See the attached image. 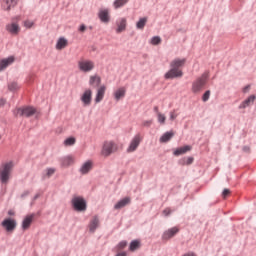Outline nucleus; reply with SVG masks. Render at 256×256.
<instances>
[{"mask_svg":"<svg viewBox=\"0 0 256 256\" xmlns=\"http://www.w3.org/2000/svg\"><path fill=\"white\" fill-rule=\"evenodd\" d=\"M187 59L175 58L170 62V70L164 75L165 79H179L183 77L182 67H185Z\"/></svg>","mask_w":256,"mask_h":256,"instance_id":"1","label":"nucleus"},{"mask_svg":"<svg viewBox=\"0 0 256 256\" xmlns=\"http://www.w3.org/2000/svg\"><path fill=\"white\" fill-rule=\"evenodd\" d=\"M118 146L113 140H106L102 144L101 155L102 157H109L112 153L117 151Z\"/></svg>","mask_w":256,"mask_h":256,"instance_id":"2","label":"nucleus"},{"mask_svg":"<svg viewBox=\"0 0 256 256\" xmlns=\"http://www.w3.org/2000/svg\"><path fill=\"white\" fill-rule=\"evenodd\" d=\"M78 69L81 73H91L95 69V62L93 60L81 58L78 61Z\"/></svg>","mask_w":256,"mask_h":256,"instance_id":"3","label":"nucleus"},{"mask_svg":"<svg viewBox=\"0 0 256 256\" xmlns=\"http://www.w3.org/2000/svg\"><path fill=\"white\" fill-rule=\"evenodd\" d=\"M37 110L31 106L18 108L14 110L15 117H33Z\"/></svg>","mask_w":256,"mask_h":256,"instance_id":"4","label":"nucleus"},{"mask_svg":"<svg viewBox=\"0 0 256 256\" xmlns=\"http://www.w3.org/2000/svg\"><path fill=\"white\" fill-rule=\"evenodd\" d=\"M72 206L74 207L75 211H87V202L83 197L75 196L72 199Z\"/></svg>","mask_w":256,"mask_h":256,"instance_id":"5","label":"nucleus"},{"mask_svg":"<svg viewBox=\"0 0 256 256\" xmlns=\"http://www.w3.org/2000/svg\"><path fill=\"white\" fill-rule=\"evenodd\" d=\"M207 77V74H203L200 78L194 81V83L192 84L193 93L201 92V89H203V87H205V84L207 83Z\"/></svg>","mask_w":256,"mask_h":256,"instance_id":"6","label":"nucleus"},{"mask_svg":"<svg viewBox=\"0 0 256 256\" xmlns=\"http://www.w3.org/2000/svg\"><path fill=\"white\" fill-rule=\"evenodd\" d=\"M12 169H13V162H8L4 165V168L0 174V179L2 183H7V181H9V175H11Z\"/></svg>","mask_w":256,"mask_h":256,"instance_id":"7","label":"nucleus"},{"mask_svg":"<svg viewBox=\"0 0 256 256\" xmlns=\"http://www.w3.org/2000/svg\"><path fill=\"white\" fill-rule=\"evenodd\" d=\"M80 99H81L84 107H89V105H91V101L93 99V91H91V89L85 90Z\"/></svg>","mask_w":256,"mask_h":256,"instance_id":"8","label":"nucleus"},{"mask_svg":"<svg viewBox=\"0 0 256 256\" xmlns=\"http://www.w3.org/2000/svg\"><path fill=\"white\" fill-rule=\"evenodd\" d=\"M142 140H143V137H141V134H137L136 136H134V138L132 139L127 149L128 153H133V151H136L137 147H139Z\"/></svg>","mask_w":256,"mask_h":256,"instance_id":"9","label":"nucleus"},{"mask_svg":"<svg viewBox=\"0 0 256 256\" xmlns=\"http://www.w3.org/2000/svg\"><path fill=\"white\" fill-rule=\"evenodd\" d=\"M2 227L6 229V231H14V229L17 227V222H15L14 219L8 218L2 221Z\"/></svg>","mask_w":256,"mask_h":256,"instance_id":"10","label":"nucleus"},{"mask_svg":"<svg viewBox=\"0 0 256 256\" xmlns=\"http://www.w3.org/2000/svg\"><path fill=\"white\" fill-rule=\"evenodd\" d=\"M98 17L102 23H109L111 21V16H109V9H100L98 12Z\"/></svg>","mask_w":256,"mask_h":256,"instance_id":"11","label":"nucleus"},{"mask_svg":"<svg viewBox=\"0 0 256 256\" xmlns=\"http://www.w3.org/2000/svg\"><path fill=\"white\" fill-rule=\"evenodd\" d=\"M6 31H8V33H11V35H19V31H21V28L19 27V24L12 22L6 25Z\"/></svg>","mask_w":256,"mask_h":256,"instance_id":"12","label":"nucleus"},{"mask_svg":"<svg viewBox=\"0 0 256 256\" xmlns=\"http://www.w3.org/2000/svg\"><path fill=\"white\" fill-rule=\"evenodd\" d=\"M116 33H123L127 29V18H120L116 22Z\"/></svg>","mask_w":256,"mask_h":256,"instance_id":"13","label":"nucleus"},{"mask_svg":"<svg viewBox=\"0 0 256 256\" xmlns=\"http://www.w3.org/2000/svg\"><path fill=\"white\" fill-rule=\"evenodd\" d=\"M12 63H15V57L13 56L0 60V72L7 69V67L12 65Z\"/></svg>","mask_w":256,"mask_h":256,"instance_id":"14","label":"nucleus"},{"mask_svg":"<svg viewBox=\"0 0 256 256\" xmlns=\"http://www.w3.org/2000/svg\"><path fill=\"white\" fill-rule=\"evenodd\" d=\"M105 91H107V87L105 85H102L98 88L95 97V103H101V101H103V98L105 97Z\"/></svg>","mask_w":256,"mask_h":256,"instance_id":"15","label":"nucleus"},{"mask_svg":"<svg viewBox=\"0 0 256 256\" xmlns=\"http://www.w3.org/2000/svg\"><path fill=\"white\" fill-rule=\"evenodd\" d=\"M177 233H179V228L173 227L164 232V234L162 235V239L167 241V240L171 239V237H175V235H177Z\"/></svg>","mask_w":256,"mask_h":256,"instance_id":"16","label":"nucleus"},{"mask_svg":"<svg viewBox=\"0 0 256 256\" xmlns=\"http://www.w3.org/2000/svg\"><path fill=\"white\" fill-rule=\"evenodd\" d=\"M98 227H99V217L93 216V218L90 220V223L88 225V229L90 233H95Z\"/></svg>","mask_w":256,"mask_h":256,"instance_id":"17","label":"nucleus"},{"mask_svg":"<svg viewBox=\"0 0 256 256\" xmlns=\"http://www.w3.org/2000/svg\"><path fill=\"white\" fill-rule=\"evenodd\" d=\"M127 93V89L125 87H120L114 92V98L116 101H121L123 97H125V94Z\"/></svg>","mask_w":256,"mask_h":256,"instance_id":"18","label":"nucleus"},{"mask_svg":"<svg viewBox=\"0 0 256 256\" xmlns=\"http://www.w3.org/2000/svg\"><path fill=\"white\" fill-rule=\"evenodd\" d=\"M91 169H93V162L89 160L82 165V167L80 168V173H82V175H87V173L90 172Z\"/></svg>","mask_w":256,"mask_h":256,"instance_id":"19","label":"nucleus"},{"mask_svg":"<svg viewBox=\"0 0 256 256\" xmlns=\"http://www.w3.org/2000/svg\"><path fill=\"white\" fill-rule=\"evenodd\" d=\"M60 163L63 167H69V165H73L75 163V158H73V156H65L60 159Z\"/></svg>","mask_w":256,"mask_h":256,"instance_id":"20","label":"nucleus"},{"mask_svg":"<svg viewBox=\"0 0 256 256\" xmlns=\"http://www.w3.org/2000/svg\"><path fill=\"white\" fill-rule=\"evenodd\" d=\"M91 87H99L101 85V77L99 75H92L89 79Z\"/></svg>","mask_w":256,"mask_h":256,"instance_id":"21","label":"nucleus"},{"mask_svg":"<svg viewBox=\"0 0 256 256\" xmlns=\"http://www.w3.org/2000/svg\"><path fill=\"white\" fill-rule=\"evenodd\" d=\"M255 99H256V96H255V95L249 96L248 99L244 100V101L239 105V109H245V108L249 107V105H251L252 103H255Z\"/></svg>","mask_w":256,"mask_h":256,"instance_id":"22","label":"nucleus"},{"mask_svg":"<svg viewBox=\"0 0 256 256\" xmlns=\"http://www.w3.org/2000/svg\"><path fill=\"white\" fill-rule=\"evenodd\" d=\"M33 223V215L26 216L22 222V229L24 231H27L31 227V224Z\"/></svg>","mask_w":256,"mask_h":256,"instance_id":"23","label":"nucleus"},{"mask_svg":"<svg viewBox=\"0 0 256 256\" xmlns=\"http://www.w3.org/2000/svg\"><path fill=\"white\" fill-rule=\"evenodd\" d=\"M129 203H131V198H123L122 200L115 204L114 209H123V207H127Z\"/></svg>","mask_w":256,"mask_h":256,"instance_id":"24","label":"nucleus"},{"mask_svg":"<svg viewBox=\"0 0 256 256\" xmlns=\"http://www.w3.org/2000/svg\"><path fill=\"white\" fill-rule=\"evenodd\" d=\"M67 45H69V42L67 41V39H65L64 37L59 38L56 43V49L58 51H61L62 49H65V47H67Z\"/></svg>","mask_w":256,"mask_h":256,"instance_id":"25","label":"nucleus"},{"mask_svg":"<svg viewBox=\"0 0 256 256\" xmlns=\"http://www.w3.org/2000/svg\"><path fill=\"white\" fill-rule=\"evenodd\" d=\"M5 11H11L17 5V0H3Z\"/></svg>","mask_w":256,"mask_h":256,"instance_id":"26","label":"nucleus"},{"mask_svg":"<svg viewBox=\"0 0 256 256\" xmlns=\"http://www.w3.org/2000/svg\"><path fill=\"white\" fill-rule=\"evenodd\" d=\"M187 151H191V146H184V147L176 149L174 151V155L176 157H178V155H185V153H187Z\"/></svg>","mask_w":256,"mask_h":256,"instance_id":"27","label":"nucleus"},{"mask_svg":"<svg viewBox=\"0 0 256 256\" xmlns=\"http://www.w3.org/2000/svg\"><path fill=\"white\" fill-rule=\"evenodd\" d=\"M175 134L173 133V131L170 132H166L163 134V136L160 138V142L161 143H167V141H171V138L174 136Z\"/></svg>","mask_w":256,"mask_h":256,"instance_id":"28","label":"nucleus"},{"mask_svg":"<svg viewBox=\"0 0 256 256\" xmlns=\"http://www.w3.org/2000/svg\"><path fill=\"white\" fill-rule=\"evenodd\" d=\"M141 247V242L139 240H134L130 243L129 251H137Z\"/></svg>","mask_w":256,"mask_h":256,"instance_id":"29","label":"nucleus"},{"mask_svg":"<svg viewBox=\"0 0 256 256\" xmlns=\"http://www.w3.org/2000/svg\"><path fill=\"white\" fill-rule=\"evenodd\" d=\"M129 3V0H115L113 6L115 9H119Z\"/></svg>","mask_w":256,"mask_h":256,"instance_id":"30","label":"nucleus"},{"mask_svg":"<svg viewBox=\"0 0 256 256\" xmlns=\"http://www.w3.org/2000/svg\"><path fill=\"white\" fill-rule=\"evenodd\" d=\"M145 25H147V18H140L139 21L136 23L137 29H144Z\"/></svg>","mask_w":256,"mask_h":256,"instance_id":"31","label":"nucleus"},{"mask_svg":"<svg viewBox=\"0 0 256 256\" xmlns=\"http://www.w3.org/2000/svg\"><path fill=\"white\" fill-rule=\"evenodd\" d=\"M9 91H19V84L17 82H10L8 84Z\"/></svg>","mask_w":256,"mask_h":256,"instance_id":"32","label":"nucleus"},{"mask_svg":"<svg viewBox=\"0 0 256 256\" xmlns=\"http://www.w3.org/2000/svg\"><path fill=\"white\" fill-rule=\"evenodd\" d=\"M157 118L160 125H165V121L167 120V117L165 116V114H161V112H158Z\"/></svg>","mask_w":256,"mask_h":256,"instance_id":"33","label":"nucleus"},{"mask_svg":"<svg viewBox=\"0 0 256 256\" xmlns=\"http://www.w3.org/2000/svg\"><path fill=\"white\" fill-rule=\"evenodd\" d=\"M76 142L75 137H69L64 141L66 147H71Z\"/></svg>","mask_w":256,"mask_h":256,"instance_id":"34","label":"nucleus"},{"mask_svg":"<svg viewBox=\"0 0 256 256\" xmlns=\"http://www.w3.org/2000/svg\"><path fill=\"white\" fill-rule=\"evenodd\" d=\"M127 247V241L123 240L116 246V251H123Z\"/></svg>","mask_w":256,"mask_h":256,"instance_id":"35","label":"nucleus"},{"mask_svg":"<svg viewBox=\"0 0 256 256\" xmlns=\"http://www.w3.org/2000/svg\"><path fill=\"white\" fill-rule=\"evenodd\" d=\"M55 168H47L45 170V177H51L52 175H55Z\"/></svg>","mask_w":256,"mask_h":256,"instance_id":"36","label":"nucleus"},{"mask_svg":"<svg viewBox=\"0 0 256 256\" xmlns=\"http://www.w3.org/2000/svg\"><path fill=\"white\" fill-rule=\"evenodd\" d=\"M161 43V37L159 36H154L151 39V44L152 45H159Z\"/></svg>","mask_w":256,"mask_h":256,"instance_id":"37","label":"nucleus"},{"mask_svg":"<svg viewBox=\"0 0 256 256\" xmlns=\"http://www.w3.org/2000/svg\"><path fill=\"white\" fill-rule=\"evenodd\" d=\"M179 117V114H177V110H172L170 112V121H175Z\"/></svg>","mask_w":256,"mask_h":256,"instance_id":"38","label":"nucleus"},{"mask_svg":"<svg viewBox=\"0 0 256 256\" xmlns=\"http://www.w3.org/2000/svg\"><path fill=\"white\" fill-rule=\"evenodd\" d=\"M209 97H211V91L207 90V91L203 94L202 100H203L204 102H207V101H209Z\"/></svg>","mask_w":256,"mask_h":256,"instance_id":"39","label":"nucleus"},{"mask_svg":"<svg viewBox=\"0 0 256 256\" xmlns=\"http://www.w3.org/2000/svg\"><path fill=\"white\" fill-rule=\"evenodd\" d=\"M229 195H231V190L229 189H224L223 192H222V197L224 199H227V197H229Z\"/></svg>","mask_w":256,"mask_h":256,"instance_id":"40","label":"nucleus"},{"mask_svg":"<svg viewBox=\"0 0 256 256\" xmlns=\"http://www.w3.org/2000/svg\"><path fill=\"white\" fill-rule=\"evenodd\" d=\"M193 163V157H188L183 160V165H191Z\"/></svg>","mask_w":256,"mask_h":256,"instance_id":"41","label":"nucleus"},{"mask_svg":"<svg viewBox=\"0 0 256 256\" xmlns=\"http://www.w3.org/2000/svg\"><path fill=\"white\" fill-rule=\"evenodd\" d=\"M32 26H33V21L31 20L24 21V27H26L27 29H31Z\"/></svg>","mask_w":256,"mask_h":256,"instance_id":"42","label":"nucleus"},{"mask_svg":"<svg viewBox=\"0 0 256 256\" xmlns=\"http://www.w3.org/2000/svg\"><path fill=\"white\" fill-rule=\"evenodd\" d=\"M153 120H146L142 123L143 127H151Z\"/></svg>","mask_w":256,"mask_h":256,"instance_id":"43","label":"nucleus"},{"mask_svg":"<svg viewBox=\"0 0 256 256\" xmlns=\"http://www.w3.org/2000/svg\"><path fill=\"white\" fill-rule=\"evenodd\" d=\"M163 215L165 217H169V215H171V209L170 208H166L163 210Z\"/></svg>","mask_w":256,"mask_h":256,"instance_id":"44","label":"nucleus"},{"mask_svg":"<svg viewBox=\"0 0 256 256\" xmlns=\"http://www.w3.org/2000/svg\"><path fill=\"white\" fill-rule=\"evenodd\" d=\"M7 103V100L0 98V108L5 107V104Z\"/></svg>","mask_w":256,"mask_h":256,"instance_id":"45","label":"nucleus"},{"mask_svg":"<svg viewBox=\"0 0 256 256\" xmlns=\"http://www.w3.org/2000/svg\"><path fill=\"white\" fill-rule=\"evenodd\" d=\"M86 29H87V27L85 26V24H82V25L80 26V28H79V31H80L81 33H83V32H85Z\"/></svg>","mask_w":256,"mask_h":256,"instance_id":"46","label":"nucleus"},{"mask_svg":"<svg viewBox=\"0 0 256 256\" xmlns=\"http://www.w3.org/2000/svg\"><path fill=\"white\" fill-rule=\"evenodd\" d=\"M183 256H197V254H195L194 252H188V253L184 254Z\"/></svg>","mask_w":256,"mask_h":256,"instance_id":"47","label":"nucleus"},{"mask_svg":"<svg viewBox=\"0 0 256 256\" xmlns=\"http://www.w3.org/2000/svg\"><path fill=\"white\" fill-rule=\"evenodd\" d=\"M116 256H127V252H118Z\"/></svg>","mask_w":256,"mask_h":256,"instance_id":"48","label":"nucleus"},{"mask_svg":"<svg viewBox=\"0 0 256 256\" xmlns=\"http://www.w3.org/2000/svg\"><path fill=\"white\" fill-rule=\"evenodd\" d=\"M154 111H156V113H159V107H154Z\"/></svg>","mask_w":256,"mask_h":256,"instance_id":"49","label":"nucleus"},{"mask_svg":"<svg viewBox=\"0 0 256 256\" xmlns=\"http://www.w3.org/2000/svg\"><path fill=\"white\" fill-rule=\"evenodd\" d=\"M8 214H9V215H13V211H9Z\"/></svg>","mask_w":256,"mask_h":256,"instance_id":"50","label":"nucleus"},{"mask_svg":"<svg viewBox=\"0 0 256 256\" xmlns=\"http://www.w3.org/2000/svg\"><path fill=\"white\" fill-rule=\"evenodd\" d=\"M249 150V148H244V151H248Z\"/></svg>","mask_w":256,"mask_h":256,"instance_id":"51","label":"nucleus"},{"mask_svg":"<svg viewBox=\"0 0 256 256\" xmlns=\"http://www.w3.org/2000/svg\"><path fill=\"white\" fill-rule=\"evenodd\" d=\"M247 89H249V87H246V88L244 89V91H246Z\"/></svg>","mask_w":256,"mask_h":256,"instance_id":"52","label":"nucleus"},{"mask_svg":"<svg viewBox=\"0 0 256 256\" xmlns=\"http://www.w3.org/2000/svg\"><path fill=\"white\" fill-rule=\"evenodd\" d=\"M0 139H1V135H0Z\"/></svg>","mask_w":256,"mask_h":256,"instance_id":"53","label":"nucleus"}]
</instances>
